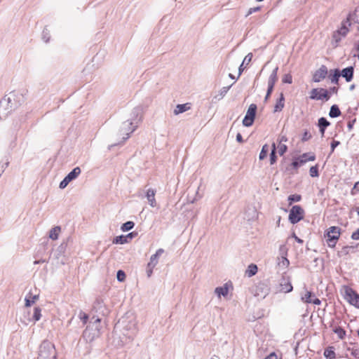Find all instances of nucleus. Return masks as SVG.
I'll return each instance as SVG.
<instances>
[{"mask_svg":"<svg viewBox=\"0 0 359 359\" xmlns=\"http://www.w3.org/2000/svg\"><path fill=\"white\" fill-rule=\"evenodd\" d=\"M22 95L20 93L11 92L0 101V114L7 115L21 104Z\"/></svg>","mask_w":359,"mask_h":359,"instance_id":"nucleus-1","label":"nucleus"},{"mask_svg":"<svg viewBox=\"0 0 359 359\" xmlns=\"http://www.w3.org/2000/svg\"><path fill=\"white\" fill-rule=\"evenodd\" d=\"M37 359H57V353L53 344L48 340L39 346Z\"/></svg>","mask_w":359,"mask_h":359,"instance_id":"nucleus-2","label":"nucleus"},{"mask_svg":"<svg viewBox=\"0 0 359 359\" xmlns=\"http://www.w3.org/2000/svg\"><path fill=\"white\" fill-rule=\"evenodd\" d=\"M100 319L99 318H97L95 319L93 323H91L93 325V327H95V329L93 330V332H91L90 330V325L88 326L87 328L84 330L83 333V336L84 338H86L87 340L92 341L94 338L97 337L100 334Z\"/></svg>","mask_w":359,"mask_h":359,"instance_id":"nucleus-3","label":"nucleus"},{"mask_svg":"<svg viewBox=\"0 0 359 359\" xmlns=\"http://www.w3.org/2000/svg\"><path fill=\"white\" fill-rule=\"evenodd\" d=\"M136 126H133L131 121H126L122 123L119 130V135H123V142H125L130 137V135L135 130Z\"/></svg>","mask_w":359,"mask_h":359,"instance_id":"nucleus-4","label":"nucleus"},{"mask_svg":"<svg viewBox=\"0 0 359 359\" xmlns=\"http://www.w3.org/2000/svg\"><path fill=\"white\" fill-rule=\"evenodd\" d=\"M304 217V210L299 205H294L289 214L290 222L294 224L299 222Z\"/></svg>","mask_w":359,"mask_h":359,"instance_id":"nucleus-5","label":"nucleus"},{"mask_svg":"<svg viewBox=\"0 0 359 359\" xmlns=\"http://www.w3.org/2000/svg\"><path fill=\"white\" fill-rule=\"evenodd\" d=\"M345 299L353 306L359 309V294L351 287H345Z\"/></svg>","mask_w":359,"mask_h":359,"instance_id":"nucleus-6","label":"nucleus"},{"mask_svg":"<svg viewBox=\"0 0 359 359\" xmlns=\"http://www.w3.org/2000/svg\"><path fill=\"white\" fill-rule=\"evenodd\" d=\"M257 111V105L251 104L247 111V113L243 120V124L249 127L251 126L254 122Z\"/></svg>","mask_w":359,"mask_h":359,"instance_id":"nucleus-7","label":"nucleus"},{"mask_svg":"<svg viewBox=\"0 0 359 359\" xmlns=\"http://www.w3.org/2000/svg\"><path fill=\"white\" fill-rule=\"evenodd\" d=\"M310 94V98L311 100H320L325 99L328 100L330 99V95L327 90L324 88H313L311 90Z\"/></svg>","mask_w":359,"mask_h":359,"instance_id":"nucleus-8","label":"nucleus"},{"mask_svg":"<svg viewBox=\"0 0 359 359\" xmlns=\"http://www.w3.org/2000/svg\"><path fill=\"white\" fill-rule=\"evenodd\" d=\"M123 330L128 332L123 333L124 335L127 336L130 339H133L134 337L137 333V324L135 321H130L128 325H123Z\"/></svg>","mask_w":359,"mask_h":359,"instance_id":"nucleus-9","label":"nucleus"},{"mask_svg":"<svg viewBox=\"0 0 359 359\" xmlns=\"http://www.w3.org/2000/svg\"><path fill=\"white\" fill-rule=\"evenodd\" d=\"M327 74V69L325 65H322L313 74V81L320 82L324 79Z\"/></svg>","mask_w":359,"mask_h":359,"instance_id":"nucleus-10","label":"nucleus"},{"mask_svg":"<svg viewBox=\"0 0 359 359\" xmlns=\"http://www.w3.org/2000/svg\"><path fill=\"white\" fill-rule=\"evenodd\" d=\"M285 247L283 245L280 246V250L281 252V257L278 258V266L281 269H286L289 264L290 262L286 257L287 253L284 252Z\"/></svg>","mask_w":359,"mask_h":359,"instance_id":"nucleus-11","label":"nucleus"},{"mask_svg":"<svg viewBox=\"0 0 359 359\" xmlns=\"http://www.w3.org/2000/svg\"><path fill=\"white\" fill-rule=\"evenodd\" d=\"M164 252V250L161 248L158 249L156 253L150 257V261L148 263L147 267H151L154 269L158 264V257Z\"/></svg>","mask_w":359,"mask_h":359,"instance_id":"nucleus-12","label":"nucleus"},{"mask_svg":"<svg viewBox=\"0 0 359 359\" xmlns=\"http://www.w3.org/2000/svg\"><path fill=\"white\" fill-rule=\"evenodd\" d=\"M156 191L153 189H149L146 193V198L149 202V204L151 207L156 206V201L155 199Z\"/></svg>","mask_w":359,"mask_h":359,"instance_id":"nucleus-13","label":"nucleus"},{"mask_svg":"<svg viewBox=\"0 0 359 359\" xmlns=\"http://www.w3.org/2000/svg\"><path fill=\"white\" fill-rule=\"evenodd\" d=\"M280 291L283 292H290L292 291L293 287L290 280L283 278L280 283Z\"/></svg>","mask_w":359,"mask_h":359,"instance_id":"nucleus-14","label":"nucleus"},{"mask_svg":"<svg viewBox=\"0 0 359 359\" xmlns=\"http://www.w3.org/2000/svg\"><path fill=\"white\" fill-rule=\"evenodd\" d=\"M344 78H345L347 82H349L352 80L353 76V67H348L344 69L341 71V74H340Z\"/></svg>","mask_w":359,"mask_h":359,"instance_id":"nucleus-15","label":"nucleus"},{"mask_svg":"<svg viewBox=\"0 0 359 359\" xmlns=\"http://www.w3.org/2000/svg\"><path fill=\"white\" fill-rule=\"evenodd\" d=\"M190 108L191 107L189 103L180 104L175 107L173 113L175 115H178L180 114L188 111L189 109H190Z\"/></svg>","mask_w":359,"mask_h":359,"instance_id":"nucleus-16","label":"nucleus"},{"mask_svg":"<svg viewBox=\"0 0 359 359\" xmlns=\"http://www.w3.org/2000/svg\"><path fill=\"white\" fill-rule=\"evenodd\" d=\"M278 69V67H276L272 71L271 74L269 76V80H268V86H274L275 83L278 81V75H277Z\"/></svg>","mask_w":359,"mask_h":359,"instance_id":"nucleus-17","label":"nucleus"},{"mask_svg":"<svg viewBox=\"0 0 359 359\" xmlns=\"http://www.w3.org/2000/svg\"><path fill=\"white\" fill-rule=\"evenodd\" d=\"M300 161V163L302 165L306 163L307 161H313L316 159V156L314 154H311L309 153H305L299 156L298 158Z\"/></svg>","mask_w":359,"mask_h":359,"instance_id":"nucleus-18","label":"nucleus"},{"mask_svg":"<svg viewBox=\"0 0 359 359\" xmlns=\"http://www.w3.org/2000/svg\"><path fill=\"white\" fill-rule=\"evenodd\" d=\"M284 101H285L284 95L283 93H281L280 98L277 100V102L274 106L273 112H278V111H282V109H283L284 105H285Z\"/></svg>","mask_w":359,"mask_h":359,"instance_id":"nucleus-19","label":"nucleus"},{"mask_svg":"<svg viewBox=\"0 0 359 359\" xmlns=\"http://www.w3.org/2000/svg\"><path fill=\"white\" fill-rule=\"evenodd\" d=\"M81 172V168L79 167H76L66 176V177L71 182L75 180L80 175Z\"/></svg>","mask_w":359,"mask_h":359,"instance_id":"nucleus-20","label":"nucleus"},{"mask_svg":"<svg viewBox=\"0 0 359 359\" xmlns=\"http://www.w3.org/2000/svg\"><path fill=\"white\" fill-rule=\"evenodd\" d=\"M61 231V228L59 226H56L53 227L49 233V238L53 241H55L58 238L59 234Z\"/></svg>","mask_w":359,"mask_h":359,"instance_id":"nucleus-21","label":"nucleus"},{"mask_svg":"<svg viewBox=\"0 0 359 359\" xmlns=\"http://www.w3.org/2000/svg\"><path fill=\"white\" fill-rule=\"evenodd\" d=\"M229 292L228 287L224 285L223 287H217L215 290V293L218 296V297H220L221 296H226Z\"/></svg>","mask_w":359,"mask_h":359,"instance_id":"nucleus-22","label":"nucleus"},{"mask_svg":"<svg viewBox=\"0 0 359 359\" xmlns=\"http://www.w3.org/2000/svg\"><path fill=\"white\" fill-rule=\"evenodd\" d=\"M315 297L314 294L310 291L306 290V293L304 295L301 297V300L306 304H311L312 299Z\"/></svg>","mask_w":359,"mask_h":359,"instance_id":"nucleus-23","label":"nucleus"},{"mask_svg":"<svg viewBox=\"0 0 359 359\" xmlns=\"http://www.w3.org/2000/svg\"><path fill=\"white\" fill-rule=\"evenodd\" d=\"M257 272V266L256 264H251L248 266L247 270L245 271V275L248 277H252L255 276Z\"/></svg>","mask_w":359,"mask_h":359,"instance_id":"nucleus-24","label":"nucleus"},{"mask_svg":"<svg viewBox=\"0 0 359 359\" xmlns=\"http://www.w3.org/2000/svg\"><path fill=\"white\" fill-rule=\"evenodd\" d=\"M341 114V111L337 105L334 104L331 107L329 115L332 118H337Z\"/></svg>","mask_w":359,"mask_h":359,"instance_id":"nucleus-25","label":"nucleus"},{"mask_svg":"<svg viewBox=\"0 0 359 359\" xmlns=\"http://www.w3.org/2000/svg\"><path fill=\"white\" fill-rule=\"evenodd\" d=\"M39 299V295H32L29 294L28 297L25 298V306L29 307L34 304Z\"/></svg>","mask_w":359,"mask_h":359,"instance_id":"nucleus-26","label":"nucleus"},{"mask_svg":"<svg viewBox=\"0 0 359 359\" xmlns=\"http://www.w3.org/2000/svg\"><path fill=\"white\" fill-rule=\"evenodd\" d=\"M324 355L327 359H334L335 358V353L333 351V348H327L324 351Z\"/></svg>","mask_w":359,"mask_h":359,"instance_id":"nucleus-27","label":"nucleus"},{"mask_svg":"<svg viewBox=\"0 0 359 359\" xmlns=\"http://www.w3.org/2000/svg\"><path fill=\"white\" fill-rule=\"evenodd\" d=\"M341 229L338 226H331L327 229V233L331 235L337 236V237L339 238L341 233Z\"/></svg>","mask_w":359,"mask_h":359,"instance_id":"nucleus-28","label":"nucleus"},{"mask_svg":"<svg viewBox=\"0 0 359 359\" xmlns=\"http://www.w3.org/2000/svg\"><path fill=\"white\" fill-rule=\"evenodd\" d=\"M269 151V147L268 144H264L262 148V150H261V152L259 154V159L260 160H263L264 159L266 156H267V154H268V152Z\"/></svg>","mask_w":359,"mask_h":359,"instance_id":"nucleus-29","label":"nucleus"},{"mask_svg":"<svg viewBox=\"0 0 359 359\" xmlns=\"http://www.w3.org/2000/svg\"><path fill=\"white\" fill-rule=\"evenodd\" d=\"M41 317V309L39 307H35L32 318L34 322L38 321Z\"/></svg>","mask_w":359,"mask_h":359,"instance_id":"nucleus-30","label":"nucleus"},{"mask_svg":"<svg viewBox=\"0 0 359 359\" xmlns=\"http://www.w3.org/2000/svg\"><path fill=\"white\" fill-rule=\"evenodd\" d=\"M127 242H128L127 236H123V235L122 236H116L113 240V243H116V244H124V243H126Z\"/></svg>","mask_w":359,"mask_h":359,"instance_id":"nucleus-31","label":"nucleus"},{"mask_svg":"<svg viewBox=\"0 0 359 359\" xmlns=\"http://www.w3.org/2000/svg\"><path fill=\"white\" fill-rule=\"evenodd\" d=\"M134 225L135 224L133 222L128 221L124 223L121 229L123 231H128L131 230L134 227Z\"/></svg>","mask_w":359,"mask_h":359,"instance_id":"nucleus-32","label":"nucleus"},{"mask_svg":"<svg viewBox=\"0 0 359 359\" xmlns=\"http://www.w3.org/2000/svg\"><path fill=\"white\" fill-rule=\"evenodd\" d=\"M340 76V72L338 69H335L334 74L330 75V79L332 83H337L339 77Z\"/></svg>","mask_w":359,"mask_h":359,"instance_id":"nucleus-33","label":"nucleus"},{"mask_svg":"<svg viewBox=\"0 0 359 359\" xmlns=\"http://www.w3.org/2000/svg\"><path fill=\"white\" fill-rule=\"evenodd\" d=\"M330 125V122L324 117H321L318 120L319 128H326Z\"/></svg>","mask_w":359,"mask_h":359,"instance_id":"nucleus-34","label":"nucleus"},{"mask_svg":"<svg viewBox=\"0 0 359 359\" xmlns=\"http://www.w3.org/2000/svg\"><path fill=\"white\" fill-rule=\"evenodd\" d=\"M334 332L338 335V337L340 339H343L346 334L345 331L340 327H336L334 330Z\"/></svg>","mask_w":359,"mask_h":359,"instance_id":"nucleus-35","label":"nucleus"},{"mask_svg":"<svg viewBox=\"0 0 359 359\" xmlns=\"http://www.w3.org/2000/svg\"><path fill=\"white\" fill-rule=\"evenodd\" d=\"M301 198V196L298 194L290 195L288 197V201H290V203H292V202L299 201Z\"/></svg>","mask_w":359,"mask_h":359,"instance_id":"nucleus-36","label":"nucleus"},{"mask_svg":"<svg viewBox=\"0 0 359 359\" xmlns=\"http://www.w3.org/2000/svg\"><path fill=\"white\" fill-rule=\"evenodd\" d=\"M278 154L280 156H283L287 151V147L284 144H278Z\"/></svg>","mask_w":359,"mask_h":359,"instance_id":"nucleus-37","label":"nucleus"},{"mask_svg":"<svg viewBox=\"0 0 359 359\" xmlns=\"http://www.w3.org/2000/svg\"><path fill=\"white\" fill-rule=\"evenodd\" d=\"M117 280L120 282H123L126 279V274L122 270H119L116 274Z\"/></svg>","mask_w":359,"mask_h":359,"instance_id":"nucleus-38","label":"nucleus"},{"mask_svg":"<svg viewBox=\"0 0 359 359\" xmlns=\"http://www.w3.org/2000/svg\"><path fill=\"white\" fill-rule=\"evenodd\" d=\"M309 174L311 177H318V170L316 166H312L309 170Z\"/></svg>","mask_w":359,"mask_h":359,"instance_id":"nucleus-39","label":"nucleus"},{"mask_svg":"<svg viewBox=\"0 0 359 359\" xmlns=\"http://www.w3.org/2000/svg\"><path fill=\"white\" fill-rule=\"evenodd\" d=\"M348 32V28L346 26H342L337 32L342 37H344L347 34Z\"/></svg>","mask_w":359,"mask_h":359,"instance_id":"nucleus-40","label":"nucleus"},{"mask_svg":"<svg viewBox=\"0 0 359 359\" xmlns=\"http://www.w3.org/2000/svg\"><path fill=\"white\" fill-rule=\"evenodd\" d=\"M302 165V163H300L299 160L297 158L294 160L291 164L290 167L294 170H297L299 166Z\"/></svg>","mask_w":359,"mask_h":359,"instance_id":"nucleus-41","label":"nucleus"},{"mask_svg":"<svg viewBox=\"0 0 359 359\" xmlns=\"http://www.w3.org/2000/svg\"><path fill=\"white\" fill-rule=\"evenodd\" d=\"M231 87V85L229 86L223 87L220 89L219 95L221 96V97H223L227 93Z\"/></svg>","mask_w":359,"mask_h":359,"instance_id":"nucleus-42","label":"nucleus"},{"mask_svg":"<svg viewBox=\"0 0 359 359\" xmlns=\"http://www.w3.org/2000/svg\"><path fill=\"white\" fill-rule=\"evenodd\" d=\"M341 37L342 36L341 35H339V33H337V32H334L333 34L332 38H333V40L334 41V42L336 43V46L341 40Z\"/></svg>","mask_w":359,"mask_h":359,"instance_id":"nucleus-43","label":"nucleus"},{"mask_svg":"<svg viewBox=\"0 0 359 359\" xmlns=\"http://www.w3.org/2000/svg\"><path fill=\"white\" fill-rule=\"evenodd\" d=\"M276 159L277 157L276 155V152H274V151H271L270 154V163L271 165L274 164L276 162Z\"/></svg>","mask_w":359,"mask_h":359,"instance_id":"nucleus-44","label":"nucleus"},{"mask_svg":"<svg viewBox=\"0 0 359 359\" xmlns=\"http://www.w3.org/2000/svg\"><path fill=\"white\" fill-rule=\"evenodd\" d=\"M69 182L70 181L65 177L64 180L60 183L59 187L60 189H65Z\"/></svg>","mask_w":359,"mask_h":359,"instance_id":"nucleus-45","label":"nucleus"},{"mask_svg":"<svg viewBox=\"0 0 359 359\" xmlns=\"http://www.w3.org/2000/svg\"><path fill=\"white\" fill-rule=\"evenodd\" d=\"M252 53H248L244 58L243 61V64H246V65H248L251 60H252Z\"/></svg>","mask_w":359,"mask_h":359,"instance_id":"nucleus-46","label":"nucleus"},{"mask_svg":"<svg viewBox=\"0 0 359 359\" xmlns=\"http://www.w3.org/2000/svg\"><path fill=\"white\" fill-rule=\"evenodd\" d=\"M283 82L285 83H291L292 82V76L290 74H286L283 78Z\"/></svg>","mask_w":359,"mask_h":359,"instance_id":"nucleus-47","label":"nucleus"},{"mask_svg":"<svg viewBox=\"0 0 359 359\" xmlns=\"http://www.w3.org/2000/svg\"><path fill=\"white\" fill-rule=\"evenodd\" d=\"M259 10H260V6L250 8L249 9L246 16H248V15H251L252 13H253L255 12L259 11Z\"/></svg>","mask_w":359,"mask_h":359,"instance_id":"nucleus-48","label":"nucleus"},{"mask_svg":"<svg viewBox=\"0 0 359 359\" xmlns=\"http://www.w3.org/2000/svg\"><path fill=\"white\" fill-rule=\"evenodd\" d=\"M9 162L7 161L5 163L0 165V177L1 176L2 173L4 172L5 169L8 166Z\"/></svg>","mask_w":359,"mask_h":359,"instance_id":"nucleus-49","label":"nucleus"},{"mask_svg":"<svg viewBox=\"0 0 359 359\" xmlns=\"http://www.w3.org/2000/svg\"><path fill=\"white\" fill-rule=\"evenodd\" d=\"M353 248L352 246H345L342 248L341 253L343 255H348L349 252V249Z\"/></svg>","mask_w":359,"mask_h":359,"instance_id":"nucleus-50","label":"nucleus"},{"mask_svg":"<svg viewBox=\"0 0 359 359\" xmlns=\"http://www.w3.org/2000/svg\"><path fill=\"white\" fill-rule=\"evenodd\" d=\"M351 238L353 240H359V228L352 233Z\"/></svg>","mask_w":359,"mask_h":359,"instance_id":"nucleus-51","label":"nucleus"},{"mask_svg":"<svg viewBox=\"0 0 359 359\" xmlns=\"http://www.w3.org/2000/svg\"><path fill=\"white\" fill-rule=\"evenodd\" d=\"M311 137V134L307 132V131H305L304 135H303V137H302V140L303 141H307L309 140L310 138Z\"/></svg>","mask_w":359,"mask_h":359,"instance_id":"nucleus-52","label":"nucleus"},{"mask_svg":"<svg viewBox=\"0 0 359 359\" xmlns=\"http://www.w3.org/2000/svg\"><path fill=\"white\" fill-rule=\"evenodd\" d=\"M278 144H283V142H285L287 141V138L286 137L285 135H280L278 139Z\"/></svg>","mask_w":359,"mask_h":359,"instance_id":"nucleus-53","label":"nucleus"},{"mask_svg":"<svg viewBox=\"0 0 359 359\" xmlns=\"http://www.w3.org/2000/svg\"><path fill=\"white\" fill-rule=\"evenodd\" d=\"M80 316H81V317H80L81 319L83 320V323L86 324L87 323L88 319V315L86 314V313H81Z\"/></svg>","mask_w":359,"mask_h":359,"instance_id":"nucleus-54","label":"nucleus"},{"mask_svg":"<svg viewBox=\"0 0 359 359\" xmlns=\"http://www.w3.org/2000/svg\"><path fill=\"white\" fill-rule=\"evenodd\" d=\"M326 236L327 237V240H332V241H338L339 238L337 237V236L331 235L330 233H326Z\"/></svg>","mask_w":359,"mask_h":359,"instance_id":"nucleus-55","label":"nucleus"},{"mask_svg":"<svg viewBox=\"0 0 359 359\" xmlns=\"http://www.w3.org/2000/svg\"><path fill=\"white\" fill-rule=\"evenodd\" d=\"M337 241H332V240H327V245H328V246H329V247H330V248H334V247H335L336 243H337Z\"/></svg>","mask_w":359,"mask_h":359,"instance_id":"nucleus-56","label":"nucleus"},{"mask_svg":"<svg viewBox=\"0 0 359 359\" xmlns=\"http://www.w3.org/2000/svg\"><path fill=\"white\" fill-rule=\"evenodd\" d=\"M339 144V142L338 141H333L332 143H331V149H332V152L334 151L335 147L337 146H338Z\"/></svg>","mask_w":359,"mask_h":359,"instance_id":"nucleus-57","label":"nucleus"},{"mask_svg":"<svg viewBox=\"0 0 359 359\" xmlns=\"http://www.w3.org/2000/svg\"><path fill=\"white\" fill-rule=\"evenodd\" d=\"M311 303H313V304H316V305H320L321 302L318 298H316L314 297L313 299H312V300H311Z\"/></svg>","mask_w":359,"mask_h":359,"instance_id":"nucleus-58","label":"nucleus"},{"mask_svg":"<svg viewBox=\"0 0 359 359\" xmlns=\"http://www.w3.org/2000/svg\"><path fill=\"white\" fill-rule=\"evenodd\" d=\"M245 67H244V64L242 62V64L240 65L239 68H238V78L241 75L243 71L244 70Z\"/></svg>","mask_w":359,"mask_h":359,"instance_id":"nucleus-59","label":"nucleus"},{"mask_svg":"<svg viewBox=\"0 0 359 359\" xmlns=\"http://www.w3.org/2000/svg\"><path fill=\"white\" fill-rule=\"evenodd\" d=\"M236 140L240 143L243 142V140L241 133H238L236 135Z\"/></svg>","mask_w":359,"mask_h":359,"instance_id":"nucleus-60","label":"nucleus"},{"mask_svg":"<svg viewBox=\"0 0 359 359\" xmlns=\"http://www.w3.org/2000/svg\"><path fill=\"white\" fill-rule=\"evenodd\" d=\"M274 86H268V89L266 93H268V95H271Z\"/></svg>","mask_w":359,"mask_h":359,"instance_id":"nucleus-61","label":"nucleus"},{"mask_svg":"<svg viewBox=\"0 0 359 359\" xmlns=\"http://www.w3.org/2000/svg\"><path fill=\"white\" fill-rule=\"evenodd\" d=\"M293 237L297 241V242H298L299 243H303V240H302L301 238H298L294 233L293 234Z\"/></svg>","mask_w":359,"mask_h":359,"instance_id":"nucleus-62","label":"nucleus"},{"mask_svg":"<svg viewBox=\"0 0 359 359\" xmlns=\"http://www.w3.org/2000/svg\"><path fill=\"white\" fill-rule=\"evenodd\" d=\"M265 359H276V355L275 354H271L269 356H268Z\"/></svg>","mask_w":359,"mask_h":359,"instance_id":"nucleus-63","label":"nucleus"},{"mask_svg":"<svg viewBox=\"0 0 359 359\" xmlns=\"http://www.w3.org/2000/svg\"><path fill=\"white\" fill-rule=\"evenodd\" d=\"M353 189H355L359 191V181L354 184Z\"/></svg>","mask_w":359,"mask_h":359,"instance_id":"nucleus-64","label":"nucleus"}]
</instances>
